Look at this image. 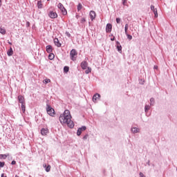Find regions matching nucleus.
<instances>
[{"label":"nucleus","mask_w":177,"mask_h":177,"mask_svg":"<svg viewBox=\"0 0 177 177\" xmlns=\"http://www.w3.org/2000/svg\"><path fill=\"white\" fill-rule=\"evenodd\" d=\"M111 41H115V37H113L112 38H111Z\"/></svg>","instance_id":"obj_43"},{"label":"nucleus","mask_w":177,"mask_h":177,"mask_svg":"<svg viewBox=\"0 0 177 177\" xmlns=\"http://www.w3.org/2000/svg\"><path fill=\"white\" fill-rule=\"evenodd\" d=\"M5 167V162H0V168H3Z\"/></svg>","instance_id":"obj_35"},{"label":"nucleus","mask_w":177,"mask_h":177,"mask_svg":"<svg viewBox=\"0 0 177 177\" xmlns=\"http://www.w3.org/2000/svg\"><path fill=\"white\" fill-rule=\"evenodd\" d=\"M125 3H127V0H122V5L125 6Z\"/></svg>","instance_id":"obj_41"},{"label":"nucleus","mask_w":177,"mask_h":177,"mask_svg":"<svg viewBox=\"0 0 177 177\" xmlns=\"http://www.w3.org/2000/svg\"><path fill=\"white\" fill-rule=\"evenodd\" d=\"M48 59H49V60H53V59H55V54L50 53V54L48 55Z\"/></svg>","instance_id":"obj_23"},{"label":"nucleus","mask_w":177,"mask_h":177,"mask_svg":"<svg viewBox=\"0 0 177 177\" xmlns=\"http://www.w3.org/2000/svg\"><path fill=\"white\" fill-rule=\"evenodd\" d=\"M8 157V156H6V154H0V158L3 160H6V158Z\"/></svg>","instance_id":"obj_30"},{"label":"nucleus","mask_w":177,"mask_h":177,"mask_svg":"<svg viewBox=\"0 0 177 177\" xmlns=\"http://www.w3.org/2000/svg\"><path fill=\"white\" fill-rule=\"evenodd\" d=\"M85 21H86V19L85 18H82L80 21V23H82V24H84V23H85Z\"/></svg>","instance_id":"obj_37"},{"label":"nucleus","mask_w":177,"mask_h":177,"mask_svg":"<svg viewBox=\"0 0 177 177\" xmlns=\"http://www.w3.org/2000/svg\"><path fill=\"white\" fill-rule=\"evenodd\" d=\"M59 122L63 125L64 124H66L68 128L73 129L74 128V122L71 121V114L70 113V111L65 110L63 114H61L59 116Z\"/></svg>","instance_id":"obj_1"},{"label":"nucleus","mask_w":177,"mask_h":177,"mask_svg":"<svg viewBox=\"0 0 177 177\" xmlns=\"http://www.w3.org/2000/svg\"><path fill=\"white\" fill-rule=\"evenodd\" d=\"M58 8L60 10H63L64 9V16H66L67 15V10L66 9V8H64V6H63L62 3H58Z\"/></svg>","instance_id":"obj_5"},{"label":"nucleus","mask_w":177,"mask_h":177,"mask_svg":"<svg viewBox=\"0 0 177 177\" xmlns=\"http://www.w3.org/2000/svg\"><path fill=\"white\" fill-rule=\"evenodd\" d=\"M129 27V25H128V24H126L125 26H124V32H125V34H127V32H128V28Z\"/></svg>","instance_id":"obj_29"},{"label":"nucleus","mask_w":177,"mask_h":177,"mask_svg":"<svg viewBox=\"0 0 177 177\" xmlns=\"http://www.w3.org/2000/svg\"><path fill=\"white\" fill-rule=\"evenodd\" d=\"M125 35L127 37V39H129V41H131L132 39V35L128 34V32L125 33Z\"/></svg>","instance_id":"obj_31"},{"label":"nucleus","mask_w":177,"mask_h":177,"mask_svg":"<svg viewBox=\"0 0 177 177\" xmlns=\"http://www.w3.org/2000/svg\"><path fill=\"white\" fill-rule=\"evenodd\" d=\"M111 37H113V35H111Z\"/></svg>","instance_id":"obj_52"},{"label":"nucleus","mask_w":177,"mask_h":177,"mask_svg":"<svg viewBox=\"0 0 177 177\" xmlns=\"http://www.w3.org/2000/svg\"><path fill=\"white\" fill-rule=\"evenodd\" d=\"M131 132L132 133H139L140 132V129L138 127H132Z\"/></svg>","instance_id":"obj_17"},{"label":"nucleus","mask_w":177,"mask_h":177,"mask_svg":"<svg viewBox=\"0 0 177 177\" xmlns=\"http://www.w3.org/2000/svg\"><path fill=\"white\" fill-rule=\"evenodd\" d=\"M92 72V68L91 67H87V69L85 71V74H89Z\"/></svg>","instance_id":"obj_27"},{"label":"nucleus","mask_w":177,"mask_h":177,"mask_svg":"<svg viewBox=\"0 0 177 177\" xmlns=\"http://www.w3.org/2000/svg\"><path fill=\"white\" fill-rule=\"evenodd\" d=\"M78 55V53L77 52V50L72 49L70 52V59L72 60V62H75L77 60V56Z\"/></svg>","instance_id":"obj_2"},{"label":"nucleus","mask_w":177,"mask_h":177,"mask_svg":"<svg viewBox=\"0 0 177 177\" xmlns=\"http://www.w3.org/2000/svg\"><path fill=\"white\" fill-rule=\"evenodd\" d=\"M65 35H66V37H68V38H71V34H70V32H66Z\"/></svg>","instance_id":"obj_33"},{"label":"nucleus","mask_w":177,"mask_h":177,"mask_svg":"<svg viewBox=\"0 0 177 177\" xmlns=\"http://www.w3.org/2000/svg\"><path fill=\"white\" fill-rule=\"evenodd\" d=\"M81 9H82V4H81V3H79L77 5V12H80Z\"/></svg>","instance_id":"obj_28"},{"label":"nucleus","mask_w":177,"mask_h":177,"mask_svg":"<svg viewBox=\"0 0 177 177\" xmlns=\"http://www.w3.org/2000/svg\"><path fill=\"white\" fill-rule=\"evenodd\" d=\"M48 17L50 19H57V13L53 11H50L48 13Z\"/></svg>","instance_id":"obj_8"},{"label":"nucleus","mask_w":177,"mask_h":177,"mask_svg":"<svg viewBox=\"0 0 177 177\" xmlns=\"http://www.w3.org/2000/svg\"><path fill=\"white\" fill-rule=\"evenodd\" d=\"M153 68H154V70H157L158 68V66H154Z\"/></svg>","instance_id":"obj_44"},{"label":"nucleus","mask_w":177,"mask_h":177,"mask_svg":"<svg viewBox=\"0 0 177 177\" xmlns=\"http://www.w3.org/2000/svg\"><path fill=\"white\" fill-rule=\"evenodd\" d=\"M8 44H9V45H12V42L10 41H8Z\"/></svg>","instance_id":"obj_49"},{"label":"nucleus","mask_w":177,"mask_h":177,"mask_svg":"<svg viewBox=\"0 0 177 177\" xmlns=\"http://www.w3.org/2000/svg\"><path fill=\"white\" fill-rule=\"evenodd\" d=\"M1 177H8V176H5V174H2Z\"/></svg>","instance_id":"obj_47"},{"label":"nucleus","mask_w":177,"mask_h":177,"mask_svg":"<svg viewBox=\"0 0 177 177\" xmlns=\"http://www.w3.org/2000/svg\"><path fill=\"white\" fill-rule=\"evenodd\" d=\"M49 82H50L49 79H46L44 80V84H49Z\"/></svg>","instance_id":"obj_34"},{"label":"nucleus","mask_w":177,"mask_h":177,"mask_svg":"<svg viewBox=\"0 0 177 177\" xmlns=\"http://www.w3.org/2000/svg\"><path fill=\"white\" fill-rule=\"evenodd\" d=\"M151 106L145 104V113H147L149 112V110H150Z\"/></svg>","instance_id":"obj_19"},{"label":"nucleus","mask_w":177,"mask_h":177,"mask_svg":"<svg viewBox=\"0 0 177 177\" xmlns=\"http://www.w3.org/2000/svg\"><path fill=\"white\" fill-rule=\"evenodd\" d=\"M84 131H86V126H82V127L79 128L77 131V136H81V133L84 132Z\"/></svg>","instance_id":"obj_4"},{"label":"nucleus","mask_w":177,"mask_h":177,"mask_svg":"<svg viewBox=\"0 0 177 177\" xmlns=\"http://www.w3.org/2000/svg\"><path fill=\"white\" fill-rule=\"evenodd\" d=\"M116 23L120 24V23H121V18H116Z\"/></svg>","instance_id":"obj_36"},{"label":"nucleus","mask_w":177,"mask_h":177,"mask_svg":"<svg viewBox=\"0 0 177 177\" xmlns=\"http://www.w3.org/2000/svg\"><path fill=\"white\" fill-rule=\"evenodd\" d=\"M113 30V25L111 24H107L106 26V32H111Z\"/></svg>","instance_id":"obj_13"},{"label":"nucleus","mask_w":177,"mask_h":177,"mask_svg":"<svg viewBox=\"0 0 177 177\" xmlns=\"http://www.w3.org/2000/svg\"><path fill=\"white\" fill-rule=\"evenodd\" d=\"M116 49L119 53H122V46L120 44V41H116Z\"/></svg>","instance_id":"obj_11"},{"label":"nucleus","mask_w":177,"mask_h":177,"mask_svg":"<svg viewBox=\"0 0 177 177\" xmlns=\"http://www.w3.org/2000/svg\"><path fill=\"white\" fill-rule=\"evenodd\" d=\"M90 19L91 21H93L96 19V12L93 10H91L89 13Z\"/></svg>","instance_id":"obj_6"},{"label":"nucleus","mask_w":177,"mask_h":177,"mask_svg":"<svg viewBox=\"0 0 177 177\" xmlns=\"http://www.w3.org/2000/svg\"><path fill=\"white\" fill-rule=\"evenodd\" d=\"M18 102L19 103H21V104H24L26 103V101H24V97L21 95H19L18 96Z\"/></svg>","instance_id":"obj_15"},{"label":"nucleus","mask_w":177,"mask_h":177,"mask_svg":"<svg viewBox=\"0 0 177 177\" xmlns=\"http://www.w3.org/2000/svg\"><path fill=\"white\" fill-rule=\"evenodd\" d=\"M2 6V0H0V8Z\"/></svg>","instance_id":"obj_48"},{"label":"nucleus","mask_w":177,"mask_h":177,"mask_svg":"<svg viewBox=\"0 0 177 177\" xmlns=\"http://www.w3.org/2000/svg\"><path fill=\"white\" fill-rule=\"evenodd\" d=\"M82 70H86L88 68V62L86 61H82L80 64Z\"/></svg>","instance_id":"obj_12"},{"label":"nucleus","mask_w":177,"mask_h":177,"mask_svg":"<svg viewBox=\"0 0 177 177\" xmlns=\"http://www.w3.org/2000/svg\"><path fill=\"white\" fill-rule=\"evenodd\" d=\"M139 84H140V85H144L145 84V79H140Z\"/></svg>","instance_id":"obj_32"},{"label":"nucleus","mask_w":177,"mask_h":177,"mask_svg":"<svg viewBox=\"0 0 177 177\" xmlns=\"http://www.w3.org/2000/svg\"><path fill=\"white\" fill-rule=\"evenodd\" d=\"M100 100V94L99 93H95L93 96V102L94 103H97V100Z\"/></svg>","instance_id":"obj_10"},{"label":"nucleus","mask_w":177,"mask_h":177,"mask_svg":"<svg viewBox=\"0 0 177 177\" xmlns=\"http://www.w3.org/2000/svg\"><path fill=\"white\" fill-rule=\"evenodd\" d=\"M68 71H70V67L66 66L64 67V73H66L67 74V73H68Z\"/></svg>","instance_id":"obj_25"},{"label":"nucleus","mask_w":177,"mask_h":177,"mask_svg":"<svg viewBox=\"0 0 177 177\" xmlns=\"http://www.w3.org/2000/svg\"><path fill=\"white\" fill-rule=\"evenodd\" d=\"M0 34L5 35L6 34V30L3 28H0Z\"/></svg>","instance_id":"obj_22"},{"label":"nucleus","mask_w":177,"mask_h":177,"mask_svg":"<svg viewBox=\"0 0 177 177\" xmlns=\"http://www.w3.org/2000/svg\"><path fill=\"white\" fill-rule=\"evenodd\" d=\"M147 165H149V167H150V160H148V162H147Z\"/></svg>","instance_id":"obj_46"},{"label":"nucleus","mask_w":177,"mask_h":177,"mask_svg":"<svg viewBox=\"0 0 177 177\" xmlns=\"http://www.w3.org/2000/svg\"><path fill=\"white\" fill-rule=\"evenodd\" d=\"M149 102L150 106H154L156 104V100H154V97L150 98Z\"/></svg>","instance_id":"obj_20"},{"label":"nucleus","mask_w":177,"mask_h":177,"mask_svg":"<svg viewBox=\"0 0 177 177\" xmlns=\"http://www.w3.org/2000/svg\"><path fill=\"white\" fill-rule=\"evenodd\" d=\"M15 177H19V176H17V175H15Z\"/></svg>","instance_id":"obj_51"},{"label":"nucleus","mask_w":177,"mask_h":177,"mask_svg":"<svg viewBox=\"0 0 177 177\" xmlns=\"http://www.w3.org/2000/svg\"><path fill=\"white\" fill-rule=\"evenodd\" d=\"M61 11L62 12V15L64 16V9L61 10Z\"/></svg>","instance_id":"obj_45"},{"label":"nucleus","mask_w":177,"mask_h":177,"mask_svg":"<svg viewBox=\"0 0 177 177\" xmlns=\"http://www.w3.org/2000/svg\"><path fill=\"white\" fill-rule=\"evenodd\" d=\"M46 50L47 53H52V52H53V47H52L51 45H48L46 47Z\"/></svg>","instance_id":"obj_16"},{"label":"nucleus","mask_w":177,"mask_h":177,"mask_svg":"<svg viewBox=\"0 0 177 177\" xmlns=\"http://www.w3.org/2000/svg\"><path fill=\"white\" fill-rule=\"evenodd\" d=\"M48 133H49V129H48V128H42L41 129V135H42V136H46Z\"/></svg>","instance_id":"obj_9"},{"label":"nucleus","mask_w":177,"mask_h":177,"mask_svg":"<svg viewBox=\"0 0 177 177\" xmlns=\"http://www.w3.org/2000/svg\"><path fill=\"white\" fill-rule=\"evenodd\" d=\"M76 19H78V15H76Z\"/></svg>","instance_id":"obj_50"},{"label":"nucleus","mask_w":177,"mask_h":177,"mask_svg":"<svg viewBox=\"0 0 177 177\" xmlns=\"http://www.w3.org/2000/svg\"><path fill=\"white\" fill-rule=\"evenodd\" d=\"M46 112L50 117H55V109L49 104H46Z\"/></svg>","instance_id":"obj_3"},{"label":"nucleus","mask_w":177,"mask_h":177,"mask_svg":"<svg viewBox=\"0 0 177 177\" xmlns=\"http://www.w3.org/2000/svg\"><path fill=\"white\" fill-rule=\"evenodd\" d=\"M21 109L23 113H26V103L21 104Z\"/></svg>","instance_id":"obj_26"},{"label":"nucleus","mask_w":177,"mask_h":177,"mask_svg":"<svg viewBox=\"0 0 177 177\" xmlns=\"http://www.w3.org/2000/svg\"><path fill=\"white\" fill-rule=\"evenodd\" d=\"M139 175H140V177H146V176H145V174H143V173L142 172H140Z\"/></svg>","instance_id":"obj_39"},{"label":"nucleus","mask_w":177,"mask_h":177,"mask_svg":"<svg viewBox=\"0 0 177 177\" xmlns=\"http://www.w3.org/2000/svg\"><path fill=\"white\" fill-rule=\"evenodd\" d=\"M47 1H50V0H47Z\"/></svg>","instance_id":"obj_53"},{"label":"nucleus","mask_w":177,"mask_h":177,"mask_svg":"<svg viewBox=\"0 0 177 177\" xmlns=\"http://www.w3.org/2000/svg\"><path fill=\"white\" fill-rule=\"evenodd\" d=\"M88 134H86L84 137H83V140H86L88 139Z\"/></svg>","instance_id":"obj_38"},{"label":"nucleus","mask_w":177,"mask_h":177,"mask_svg":"<svg viewBox=\"0 0 177 177\" xmlns=\"http://www.w3.org/2000/svg\"><path fill=\"white\" fill-rule=\"evenodd\" d=\"M7 55H8V56H9V57L13 55V48H12V47H10L9 50H8V51H7Z\"/></svg>","instance_id":"obj_18"},{"label":"nucleus","mask_w":177,"mask_h":177,"mask_svg":"<svg viewBox=\"0 0 177 177\" xmlns=\"http://www.w3.org/2000/svg\"><path fill=\"white\" fill-rule=\"evenodd\" d=\"M30 22L27 21L26 22V27H30Z\"/></svg>","instance_id":"obj_42"},{"label":"nucleus","mask_w":177,"mask_h":177,"mask_svg":"<svg viewBox=\"0 0 177 177\" xmlns=\"http://www.w3.org/2000/svg\"><path fill=\"white\" fill-rule=\"evenodd\" d=\"M54 44L55 45V46H57V48H61L62 47V43H60L58 38H55L54 39Z\"/></svg>","instance_id":"obj_14"},{"label":"nucleus","mask_w":177,"mask_h":177,"mask_svg":"<svg viewBox=\"0 0 177 177\" xmlns=\"http://www.w3.org/2000/svg\"><path fill=\"white\" fill-rule=\"evenodd\" d=\"M11 165H16V160H12L11 162Z\"/></svg>","instance_id":"obj_40"},{"label":"nucleus","mask_w":177,"mask_h":177,"mask_svg":"<svg viewBox=\"0 0 177 177\" xmlns=\"http://www.w3.org/2000/svg\"><path fill=\"white\" fill-rule=\"evenodd\" d=\"M44 168H45V171L46 172H50V165H45L44 166Z\"/></svg>","instance_id":"obj_21"},{"label":"nucleus","mask_w":177,"mask_h":177,"mask_svg":"<svg viewBox=\"0 0 177 177\" xmlns=\"http://www.w3.org/2000/svg\"><path fill=\"white\" fill-rule=\"evenodd\" d=\"M151 10H152V12H153L154 17H158V12L157 11V8H156L153 5L151 6Z\"/></svg>","instance_id":"obj_7"},{"label":"nucleus","mask_w":177,"mask_h":177,"mask_svg":"<svg viewBox=\"0 0 177 177\" xmlns=\"http://www.w3.org/2000/svg\"><path fill=\"white\" fill-rule=\"evenodd\" d=\"M37 8L38 9H42V1H37Z\"/></svg>","instance_id":"obj_24"}]
</instances>
